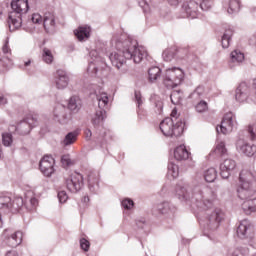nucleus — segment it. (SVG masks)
I'll return each mask as SVG.
<instances>
[{"mask_svg": "<svg viewBox=\"0 0 256 256\" xmlns=\"http://www.w3.org/2000/svg\"><path fill=\"white\" fill-rule=\"evenodd\" d=\"M175 191L180 201L191 203L192 209H196L200 225L210 231L219 229L223 221V210L215 208L219 201L217 192L207 186L198 185L191 188L183 184H177Z\"/></svg>", "mask_w": 256, "mask_h": 256, "instance_id": "nucleus-1", "label": "nucleus"}, {"mask_svg": "<svg viewBox=\"0 0 256 256\" xmlns=\"http://www.w3.org/2000/svg\"><path fill=\"white\" fill-rule=\"evenodd\" d=\"M112 47L117 52H112L109 59L116 69L125 72V63L127 59L134 63H141L147 57V50L143 46H139L137 40L127 37V35L114 36L111 41Z\"/></svg>", "mask_w": 256, "mask_h": 256, "instance_id": "nucleus-2", "label": "nucleus"}, {"mask_svg": "<svg viewBox=\"0 0 256 256\" xmlns=\"http://www.w3.org/2000/svg\"><path fill=\"white\" fill-rule=\"evenodd\" d=\"M39 205V200L35 197H26L24 201L21 197H14L13 199L7 195H0V211L2 213H19L23 207L27 211H35Z\"/></svg>", "mask_w": 256, "mask_h": 256, "instance_id": "nucleus-3", "label": "nucleus"}, {"mask_svg": "<svg viewBox=\"0 0 256 256\" xmlns=\"http://www.w3.org/2000/svg\"><path fill=\"white\" fill-rule=\"evenodd\" d=\"M12 12L8 16V27L15 31L23 25V15L29 11V0H13L11 2Z\"/></svg>", "mask_w": 256, "mask_h": 256, "instance_id": "nucleus-4", "label": "nucleus"}, {"mask_svg": "<svg viewBox=\"0 0 256 256\" xmlns=\"http://www.w3.org/2000/svg\"><path fill=\"white\" fill-rule=\"evenodd\" d=\"M235 99L238 103H249L250 101L256 105V78L247 82H241L236 89Z\"/></svg>", "mask_w": 256, "mask_h": 256, "instance_id": "nucleus-5", "label": "nucleus"}, {"mask_svg": "<svg viewBox=\"0 0 256 256\" xmlns=\"http://www.w3.org/2000/svg\"><path fill=\"white\" fill-rule=\"evenodd\" d=\"M97 101L98 109L92 117V124L94 129L99 131V127H103V123H105V119H107V110H105V107L109 105V96L107 93L102 92L97 96Z\"/></svg>", "mask_w": 256, "mask_h": 256, "instance_id": "nucleus-6", "label": "nucleus"}, {"mask_svg": "<svg viewBox=\"0 0 256 256\" xmlns=\"http://www.w3.org/2000/svg\"><path fill=\"white\" fill-rule=\"evenodd\" d=\"M185 129V122L179 119L176 123L173 118H165L160 123V130L165 137H180L183 135Z\"/></svg>", "mask_w": 256, "mask_h": 256, "instance_id": "nucleus-7", "label": "nucleus"}, {"mask_svg": "<svg viewBox=\"0 0 256 256\" xmlns=\"http://www.w3.org/2000/svg\"><path fill=\"white\" fill-rule=\"evenodd\" d=\"M183 77H185L183 69L177 67L169 68L163 76V83L167 89H175V87L181 85Z\"/></svg>", "mask_w": 256, "mask_h": 256, "instance_id": "nucleus-8", "label": "nucleus"}, {"mask_svg": "<svg viewBox=\"0 0 256 256\" xmlns=\"http://www.w3.org/2000/svg\"><path fill=\"white\" fill-rule=\"evenodd\" d=\"M235 127H237V118L233 112H228L224 115L221 125L216 127V131L222 135H228Z\"/></svg>", "mask_w": 256, "mask_h": 256, "instance_id": "nucleus-9", "label": "nucleus"}, {"mask_svg": "<svg viewBox=\"0 0 256 256\" xmlns=\"http://www.w3.org/2000/svg\"><path fill=\"white\" fill-rule=\"evenodd\" d=\"M66 187L70 193H79L85 185L83 175L78 172H73L65 179Z\"/></svg>", "mask_w": 256, "mask_h": 256, "instance_id": "nucleus-10", "label": "nucleus"}, {"mask_svg": "<svg viewBox=\"0 0 256 256\" xmlns=\"http://www.w3.org/2000/svg\"><path fill=\"white\" fill-rule=\"evenodd\" d=\"M33 127H37V117L29 115L20 121L16 127V131L19 135H29Z\"/></svg>", "mask_w": 256, "mask_h": 256, "instance_id": "nucleus-11", "label": "nucleus"}, {"mask_svg": "<svg viewBox=\"0 0 256 256\" xmlns=\"http://www.w3.org/2000/svg\"><path fill=\"white\" fill-rule=\"evenodd\" d=\"M3 238L6 239V243L9 247H19L23 242V232H13L11 228L5 229L3 232Z\"/></svg>", "mask_w": 256, "mask_h": 256, "instance_id": "nucleus-12", "label": "nucleus"}, {"mask_svg": "<svg viewBox=\"0 0 256 256\" xmlns=\"http://www.w3.org/2000/svg\"><path fill=\"white\" fill-rule=\"evenodd\" d=\"M182 17L197 19L199 17V4L195 1L184 2L182 5Z\"/></svg>", "mask_w": 256, "mask_h": 256, "instance_id": "nucleus-13", "label": "nucleus"}, {"mask_svg": "<svg viewBox=\"0 0 256 256\" xmlns=\"http://www.w3.org/2000/svg\"><path fill=\"white\" fill-rule=\"evenodd\" d=\"M154 213L157 211L160 215H164V217H169L170 219H173L175 217V214L177 213V207L173 205L171 202H162L158 204L154 209Z\"/></svg>", "mask_w": 256, "mask_h": 256, "instance_id": "nucleus-14", "label": "nucleus"}, {"mask_svg": "<svg viewBox=\"0 0 256 256\" xmlns=\"http://www.w3.org/2000/svg\"><path fill=\"white\" fill-rule=\"evenodd\" d=\"M55 159L52 156H44L39 163L40 171L45 177H51L55 173Z\"/></svg>", "mask_w": 256, "mask_h": 256, "instance_id": "nucleus-15", "label": "nucleus"}, {"mask_svg": "<svg viewBox=\"0 0 256 256\" xmlns=\"http://www.w3.org/2000/svg\"><path fill=\"white\" fill-rule=\"evenodd\" d=\"M255 191V186L249 183H240V186L237 189L238 197L242 201H247L250 197H253L255 195Z\"/></svg>", "mask_w": 256, "mask_h": 256, "instance_id": "nucleus-16", "label": "nucleus"}, {"mask_svg": "<svg viewBox=\"0 0 256 256\" xmlns=\"http://www.w3.org/2000/svg\"><path fill=\"white\" fill-rule=\"evenodd\" d=\"M235 169H237V162L233 159H225L224 163L220 164V175L222 179H229Z\"/></svg>", "mask_w": 256, "mask_h": 256, "instance_id": "nucleus-17", "label": "nucleus"}, {"mask_svg": "<svg viewBox=\"0 0 256 256\" xmlns=\"http://www.w3.org/2000/svg\"><path fill=\"white\" fill-rule=\"evenodd\" d=\"M54 85L59 91H63L69 87V75L65 70L56 71Z\"/></svg>", "mask_w": 256, "mask_h": 256, "instance_id": "nucleus-18", "label": "nucleus"}, {"mask_svg": "<svg viewBox=\"0 0 256 256\" xmlns=\"http://www.w3.org/2000/svg\"><path fill=\"white\" fill-rule=\"evenodd\" d=\"M236 149L240 153H243L247 157H253L254 154L256 153V145L255 144H250L249 142L239 139L236 142Z\"/></svg>", "mask_w": 256, "mask_h": 256, "instance_id": "nucleus-19", "label": "nucleus"}, {"mask_svg": "<svg viewBox=\"0 0 256 256\" xmlns=\"http://www.w3.org/2000/svg\"><path fill=\"white\" fill-rule=\"evenodd\" d=\"M253 233V225L251 224V221L248 219H244L240 221L239 226L237 227V235L240 239H247L249 235Z\"/></svg>", "mask_w": 256, "mask_h": 256, "instance_id": "nucleus-20", "label": "nucleus"}, {"mask_svg": "<svg viewBox=\"0 0 256 256\" xmlns=\"http://www.w3.org/2000/svg\"><path fill=\"white\" fill-rule=\"evenodd\" d=\"M43 25L47 33H53L57 25V23L55 22V13L50 11L44 13Z\"/></svg>", "mask_w": 256, "mask_h": 256, "instance_id": "nucleus-21", "label": "nucleus"}, {"mask_svg": "<svg viewBox=\"0 0 256 256\" xmlns=\"http://www.w3.org/2000/svg\"><path fill=\"white\" fill-rule=\"evenodd\" d=\"M88 188L91 193H98L99 191V173L90 172L88 174Z\"/></svg>", "mask_w": 256, "mask_h": 256, "instance_id": "nucleus-22", "label": "nucleus"}, {"mask_svg": "<svg viewBox=\"0 0 256 256\" xmlns=\"http://www.w3.org/2000/svg\"><path fill=\"white\" fill-rule=\"evenodd\" d=\"M190 155L191 153L184 144L177 146L174 150V159L176 161H187Z\"/></svg>", "mask_w": 256, "mask_h": 256, "instance_id": "nucleus-23", "label": "nucleus"}, {"mask_svg": "<svg viewBox=\"0 0 256 256\" xmlns=\"http://www.w3.org/2000/svg\"><path fill=\"white\" fill-rule=\"evenodd\" d=\"M255 177H256L255 171L243 169L240 172L239 181L241 184L248 183L249 185H253V182L255 181Z\"/></svg>", "mask_w": 256, "mask_h": 256, "instance_id": "nucleus-24", "label": "nucleus"}, {"mask_svg": "<svg viewBox=\"0 0 256 256\" xmlns=\"http://www.w3.org/2000/svg\"><path fill=\"white\" fill-rule=\"evenodd\" d=\"M75 37L78 41H85L91 37V28L89 26H80L74 31Z\"/></svg>", "mask_w": 256, "mask_h": 256, "instance_id": "nucleus-25", "label": "nucleus"}, {"mask_svg": "<svg viewBox=\"0 0 256 256\" xmlns=\"http://www.w3.org/2000/svg\"><path fill=\"white\" fill-rule=\"evenodd\" d=\"M54 117L56 121L61 123L62 125H66L69 123V117H67V113H65V108L60 106L54 110Z\"/></svg>", "mask_w": 256, "mask_h": 256, "instance_id": "nucleus-26", "label": "nucleus"}, {"mask_svg": "<svg viewBox=\"0 0 256 256\" xmlns=\"http://www.w3.org/2000/svg\"><path fill=\"white\" fill-rule=\"evenodd\" d=\"M242 209L246 215H251V213H255L256 211V198H248L242 203Z\"/></svg>", "mask_w": 256, "mask_h": 256, "instance_id": "nucleus-27", "label": "nucleus"}, {"mask_svg": "<svg viewBox=\"0 0 256 256\" xmlns=\"http://www.w3.org/2000/svg\"><path fill=\"white\" fill-rule=\"evenodd\" d=\"M83 103L78 96H72L68 101V109L73 111V113H79Z\"/></svg>", "mask_w": 256, "mask_h": 256, "instance_id": "nucleus-28", "label": "nucleus"}, {"mask_svg": "<svg viewBox=\"0 0 256 256\" xmlns=\"http://www.w3.org/2000/svg\"><path fill=\"white\" fill-rule=\"evenodd\" d=\"M230 61L231 63L239 65L245 61V54H243L240 50H234L230 54Z\"/></svg>", "mask_w": 256, "mask_h": 256, "instance_id": "nucleus-29", "label": "nucleus"}, {"mask_svg": "<svg viewBox=\"0 0 256 256\" xmlns=\"http://www.w3.org/2000/svg\"><path fill=\"white\" fill-rule=\"evenodd\" d=\"M233 37V30L229 27L225 29L224 34L222 35V47L223 49H228L231 38Z\"/></svg>", "mask_w": 256, "mask_h": 256, "instance_id": "nucleus-30", "label": "nucleus"}, {"mask_svg": "<svg viewBox=\"0 0 256 256\" xmlns=\"http://www.w3.org/2000/svg\"><path fill=\"white\" fill-rule=\"evenodd\" d=\"M161 77V68L154 66L148 70V79L150 83H155Z\"/></svg>", "mask_w": 256, "mask_h": 256, "instance_id": "nucleus-31", "label": "nucleus"}, {"mask_svg": "<svg viewBox=\"0 0 256 256\" xmlns=\"http://www.w3.org/2000/svg\"><path fill=\"white\" fill-rule=\"evenodd\" d=\"M240 9H241V3L239 2V0L229 1L228 9H227L229 15H237Z\"/></svg>", "mask_w": 256, "mask_h": 256, "instance_id": "nucleus-32", "label": "nucleus"}, {"mask_svg": "<svg viewBox=\"0 0 256 256\" xmlns=\"http://www.w3.org/2000/svg\"><path fill=\"white\" fill-rule=\"evenodd\" d=\"M249 255V248H232L228 250L227 256H247Z\"/></svg>", "mask_w": 256, "mask_h": 256, "instance_id": "nucleus-33", "label": "nucleus"}, {"mask_svg": "<svg viewBox=\"0 0 256 256\" xmlns=\"http://www.w3.org/2000/svg\"><path fill=\"white\" fill-rule=\"evenodd\" d=\"M204 179L206 183H213L217 179V170L215 168H208L204 172Z\"/></svg>", "mask_w": 256, "mask_h": 256, "instance_id": "nucleus-34", "label": "nucleus"}, {"mask_svg": "<svg viewBox=\"0 0 256 256\" xmlns=\"http://www.w3.org/2000/svg\"><path fill=\"white\" fill-rule=\"evenodd\" d=\"M77 135V132H69L62 141V145H64V147H68V145H73V143L77 141Z\"/></svg>", "mask_w": 256, "mask_h": 256, "instance_id": "nucleus-35", "label": "nucleus"}, {"mask_svg": "<svg viewBox=\"0 0 256 256\" xmlns=\"http://www.w3.org/2000/svg\"><path fill=\"white\" fill-rule=\"evenodd\" d=\"M205 93V88L203 86H198L193 93L190 94V99H192L193 101H199V99H201V97H203Z\"/></svg>", "mask_w": 256, "mask_h": 256, "instance_id": "nucleus-36", "label": "nucleus"}, {"mask_svg": "<svg viewBox=\"0 0 256 256\" xmlns=\"http://www.w3.org/2000/svg\"><path fill=\"white\" fill-rule=\"evenodd\" d=\"M168 175H171L173 179H177V177H179V166H177L175 163L170 162L168 164Z\"/></svg>", "mask_w": 256, "mask_h": 256, "instance_id": "nucleus-37", "label": "nucleus"}, {"mask_svg": "<svg viewBox=\"0 0 256 256\" xmlns=\"http://www.w3.org/2000/svg\"><path fill=\"white\" fill-rule=\"evenodd\" d=\"M42 59L43 62L47 63L48 65H51V63H53V53H51V50H49V48L43 49Z\"/></svg>", "mask_w": 256, "mask_h": 256, "instance_id": "nucleus-38", "label": "nucleus"}, {"mask_svg": "<svg viewBox=\"0 0 256 256\" xmlns=\"http://www.w3.org/2000/svg\"><path fill=\"white\" fill-rule=\"evenodd\" d=\"M162 57L164 61H173L175 59V49L174 48H169L163 51Z\"/></svg>", "mask_w": 256, "mask_h": 256, "instance_id": "nucleus-39", "label": "nucleus"}, {"mask_svg": "<svg viewBox=\"0 0 256 256\" xmlns=\"http://www.w3.org/2000/svg\"><path fill=\"white\" fill-rule=\"evenodd\" d=\"M214 153L219 157H223V155H227V148L225 147V142H220L217 144Z\"/></svg>", "mask_w": 256, "mask_h": 256, "instance_id": "nucleus-40", "label": "nucleus"}, {"mask_svg": "<svg viewBox=\"0 0 256 256\" xmlns=\"http://www.w3.org/2000/svg\"><path fill=\"white\" fill-rule=\"evenodd\" d=\"M2 143L4 147H11L13 144V135L11 133H3L2 134Z\"/></svg>", "mask_w": 256, "mask_h": 256, "instance_id": "nucleus-41", "label": "nucleus"}, {"mask_svg": "<svg viewBox=\"0 0 256 256\" xmlns=\"http://www.w3.org/2000/svg\"><path fill=\"white\" fill-rule=\"evenodd\" d=\"M61 163L63 167H71V165H75V160L71 159V155L65 154L61 157Z\"/></svg>", "mask_w": 256, "mask_h": 256, "instance_id": "nucleus-42", "label": "nucleus"}, {"mask_svg": "<svg viewBox=\"0 0 256 256\" xmlns=\"http://www.w3.org/2000/svg\"><path fill=\"white\" fill-rule=\"evenodd\" d=\"M155 108L154 111L157 115H161L163 113V101L160 98H155Z\"/></svg>", "mask_w": 256, "mask_h": 256, "instance_id": "nucleus-43", "label": "nucleus"}, {"mask_svg": "<svg viewBox=\"0 0 256 256\" xmlns=\"http://www.w3.org/2000/svg\"><path fill=\"white\" fill-rule=\"evenodd\" d=\"M208 108H209V106H208L207 102H205L203 100L198 102L195 107L197 113H205V111H207Z\"/></svg>", "mask_w": 256, "mask_h": 256, "instance_id": "nucleus-44", "label": "nucleus"}, {"mask_svg": "<svg viewBox=\"0 0 256 256\" xmlns=\"http://www.w3.org/2000/svg\"><path fill=\"white\" fill-rule=\"evenodd\" d=\"M121 205L123 208L129 210V209H133V207H135V202H133V200H131V198H125L124 200H122Z\"/></svg>", "mask_w": 256, "mask_h": 256, "instance_id": "nucleus-45", "label": "nucleus"}, {"mask_svg": "<svg viewBox=\"0 0 256 256\" xmlns=\"http://www.w3.org/2000/svg\"><path fill=\"white\" fill-rule=\"evenodd\" d=\"M213 5V0H202L199 7L202 11H209Z\"/></svg>", "mask_w": 256, "mask_h": 256, "instance_id": "nucleus-46", "label": "nucleus"}, {"mask_svg": "<svg viewBox=\"0 0 256 256\" xmlns=\"http://www.w3.org/2000/svg\"><path fill=\"white\" fill-rule=\"evenodd\" d=\"M7 61H9V58L0 53V73L7 70Z\"/></svg>", "mask_w": 256, "mask_h": 256, "instance_id": "nucleus-47", "label": "nucleus"}, {"mask_svg": "<svg viewBox=\"0 0 256 256\" xmlns=\"http://www.w3.org/2000/svg\"><path fill=\"white\" fill-rule=\"evenodd\" d=\"M80 247L83 251H89V247H91V243L89 242V240L82 238L80 239Z\"/></svg>", "mask_w": 256, "mask_h": 256, "instance_id": "nucleus-48", "label": "nucleus"}, {"mask_svg": "<svg viewBox=\"0 0 256 256\" xmlns=\"http://www.w3.org/2000/svg\"><path fill=\"white\" fill-rule=\"evenodd\" d=\"M58 199L60 203H67V199H69V196L67 195V192L65 190L58 192Z\"/></svg>", "mask_w": 256, "mask_h": 256, "instance_id": "nucleus-49", "label": "nucleus"}, {"mask_svg": "<svg viewBox=\"0 0 256 256\" xmlns=\"http://www.w3.org/2000/svg\"><path fill=\"white\" fill-rule=\"evenodd\" d=\"M135 101L137 103L138 109H141V106L143 105V96H141V92L135 91Z\"/></svg>", "mask_w": 256, "mask_h": 256, "instance_id": "nucleus-50", "label": "nucleus"}, {"mask_svg": "<svg viewBox=\"0 0 256 256\" xmlns=\"http://www.w3.org/2000/svg\"><path fill=\"white\" fill-rule=\"evenodd\" d=\"M31 21H32V23L40 25V23H43V17L39 13H34L31 16Z\"/></svg>", "mask_w": 256, "mask_h": 256, "instance_id": "nucleus-51", "label": "nucleus"}, {"mask_svg": "<svg viewBox=\"0 0 256 256\" xmlns=\"http://www.w3.org/2000/svg\"><path fill=\"white\" fill-rule=\"evenodd\" d=\"M139 7L143 9L144 13H149V3H147V0H139L138 2Z\"/></svg>", "mask_w": 256, "mask_h": 256, "instance_id": "nucleus-52", "label": "nucleus"}, {"mask_svg": "<svg viewBox=\"0 0 256 256\" xmlns=\"http://www.w3.org/2000/svg\"><path fill=\"white\" fill-rule=\"evenodd\" d=\"M248 133L251 141H256V128L253 125L248 126Z\"/></svg>", "mask_w": 256, "mask_h": 256, "instance_id": "nucleus-53", "label": "nucleus"}, {"mask_svg": "<svg viewBox=\"0 0 256 256\" xmlns=\"http://www.w3.org/2000/svg\"><path fill=\"white\" fill-rule=\"evenodd\" d=\"M170 99H171L173 105H177V103H179V99H181V96H179V92L174 91L170 95Z\"/></svg>", "mask_w": 256, "mask_h": 256, "instance_id": "nucleus-54", "label": "nucleus"}, {"mask_svg": "<svg viewBox=\"0 0 256 256\" xmlns=\"http://www.w3.org/2000/svg\"><path fill=\"white\" fill-rule=\"evenodd\" d=\"M87 71L92 75H97V73H99V68L95 66V64L91 63L89 64Z\"/></svg>", "mask_w": 256, "mask_h": 256, "instance_id": "nucleus-55", "label": "nucleus"}, {"mask_svg": "<svg viewBox=\"0 0 256 256\" xmlns=\"http://www.w3.org/2000/svg\"><path fill=\"white\" fill-rule=\"evenodd\" d=\"M2 51L4 55H6V53H11V48H9V38H6L4 45L2 47Z\"/></svg>", "mask_w": 256, "mask_h": 256, "instance_id": "nucleus-56", "label": "nucleus"}, {"mask_svg": "<svg viewBox=\"0 0 256 256\" xmlns=\"http://www.w3.org/2000/svg\"><path fill=\"white\" fill-rule=\"evenodd\" d=\"M136 225L139 229H145V227H147V221L145 218H140L138 219Z\"/></svg>", "mask_w": 256, "mask_h": 256, "instance_id": "nucleus-57", "label": "nucleus"}, {"mask_svg": "<svg viewBox=\"0 0 256 256\" xmlns=\"http://www.w3.org/2000/svg\"><path fill=\"white\" fill-rule=\"evenodd\" d=\"M9 103V100L7 99V96L0 94V107H5Z\"/></svg>", "mask_w": 256, "mask_h": 256, "instance_id": "nucleus-58", "label": "nucleus"}, {"mask_svg": "<svg viewBox=\"0 0 256 256\" xmlns=\"http://www.w3.org/2000/svg\"><path fill=\"white\" fill-rule=\"evenodd\" d=\"M171 117L174 120V123H177V121H179V119L177 118V109L172 110Z\"/></svg>", "mask_w": 256, "mask_h": 256, "instance_id": "nucleus-59", "label": "nucleus"}, {"mask_svg": "<svg viewBox=\"0 0 256 256\" xmlns=\"http://www.w3.org/2000/svg\"><path fill=\"white\" fill-rule=\"evenodd\" d=\"M183 0H168V3L172 5L173 7H177L179 3H181Z\"/></svg>", "mask_w": 256, "mask_h": 256, "instance_id": "nucleus-60", "label": "nucleus"}, {"mask_svg": "<svg viewBox=\"0 0 256 256\" xmlns=\"http://www.w3.org/2000/svg\"><path fill=\"white\" fill-rule=\"evenodd\" d=\"M6 256H19V254H17V251L11 250L6 253Z\"/></svg>", "mask_w": 256, "mask_h": 256, "instance_id": "nucleus-61", "label": "nucleus"}, {"mask_svg": "<svg viewBox=\"0 0 256 256\" xmlns=\"http://www.w3.org/2000/svg\"><path fill=\"white\" fill-rule=\"evenodd\" d=\"M85 134H86L87 139H91V136L93 135V133L91 132L90 129H87Z\"/></svg>", "mask_w": 256, "mask_h": 256, "instance_id": "nucleus-62", "label": "nucleus"}, {"mask_svg": "<svg viewBox=\"0 0 256 256\" xmlns=\"http://www.w3.org/2000/svg\"><path fill=\"white\" fill-rule=\"evenodd\" d=\"M249 43L250 45H256V36H253L252 38H250Z\"/></svg>", "mask_w": 256, "mask_h": 256, "instance_id": "nucleus-63", "label": "nucleus"}, {"mask_svg": "<svg viewBox=\"0 0 256 256\" xmlns=\"http://www.w3.org/2000/svg\"><path fill=\"white\" fill-rule=\"evenodd\" d=\"M82 201L83 203H89V196H84Z\"/></svg>", "mask_w": 256, "mask_h": 256, "instance_id": "nucleus-64", "label": "nucleus"}]
</instances>
